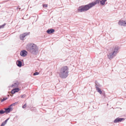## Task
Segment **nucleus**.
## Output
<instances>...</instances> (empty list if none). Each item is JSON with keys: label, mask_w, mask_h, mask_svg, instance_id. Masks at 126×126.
Listing matches in <instances>:
<instances>
[{"label": "nucleus", "mask_w": 126, "mask_h": 126, "mask_svg": "<svg viewBox=\"0 0 126 126\" xmlns=\"http://www.w3.org/2000/svg\"><path fill=\"white\" fill-rule=\"evenodd\" d=\"M26 48L28 51L33 55H36L38 52V47L34 44L30 43L27 44Z\"/></svg>", "instance_id": "nucleus-1"}, {"label": "nucleus", "mask_w": 126, "mask_h": 126, "mask_svg": "<svg viewBox=\"0 0 126 126\" xmlns=\"http://www.w3.org/2000/svg\"><path fill=\"white\" fill-rule=\"evenodd\" d=\"M94 6L93 2H92L88 4L79 6L78 8V12H82L86 11Z\"/></svg>", "instance_id": "nucleus-2"}, {"label": "nucleus", "mask_w": 126, "mask_h": 126, "mask_svg": "<svg viewBox=\"0 0 126 126\" xmlns=\"http://www.w3.org/2000/svg\"><path fill=\"white\" fill-rule=\"evenodd\" d=\"M68 70L67 66H64L61 68L60 71V77L63 79L66 78L68 75Z\"/></svg>", "instance_id": "nucleus-3"}, {"label": "nucleus", "mask_w": 126, "mask_h": 126, "mask_svg": "<svg viewBox=\"0 0 126 126\" xmlns=\"http://www.w3.org/2000/svg\"><path fill=\"white\" fill-rule=\"evenodd\" d=\"M107 0H96L94 2V6L97 4H99V3L101 5H103L105 4L106 1Z\"/></svg>", "instance_id": "nucleus-4"}, {"label": "nucleus", "mask_w": 126, "mask_h": 126, "mask_svg": "<svg viewBox=\"0 0 126 126\" xmlns=\"http://www.w3.org/2000/svg\"><path fill=\"white\" fill-rule=\"evenodd\" d=\"M95 86L97 91L100 94H101L102 93V92L100 88L101 87L102 85L98 83L97 84H95Z\"/></svg>", "instance_id": "nucleus-5"}, {"label": "nucleus", "mask_w": 126, "mask_h": 126, "mask_svg": "<svg viewBox=\"0 0 126 126\" xmlns=\"http://www.w3.org/2000/svg\"><path fill=\"white\" fill-rule=\"evenodd\" d=\"M116 55V54L112 52L111 53H109L107 54L108 57L110 60L112 59Z\"/></svg>", "instance_id": "nucleus-6"}, {"label": "nucleus", "mask_w": 126, "mask_h": 126, "mask_svg": "<svg viewBox=\"0 0 126 126\" xmlns=\"http://www.w3.org/2000/svg\"><path fill=\"white\" fill-rule=\"evenodd\" d=\"M120 49V47H119L116 46L113 47V52L116 55L117 53L119 52V50Z\"/></svg>", "instance_id": "nucleus-7"}, {"label": "nucleus", "mask_w": 126, "mask_h": 126, "mask_svg": "<svg viewBox=\"0 0 126 126\" xmlns=\"http://www.w3.org/2000/svg\"><path fill=\"white\" fill-rule=\"evenodd\" d=\"M30 34V32H27L21 34L19 35L20 39L21 40H23L24 38L26 36L29 35Z\"/></svg>", "instance_id": "nucleus-8"}, {"label": "nucleus", "mask_w": 126, "mask_h": 126, "mask_svg": "<svg viewBox=\"0 0 126 126\" xmlns=\"http://www.w3.org/2000/svg\"><path fill=\"white\" fill-rule=\"evenodd\" d=\"M125 120V119L124 118H121L120 117H117L115 119L114 121L113 122L114 123H119L121 122L122 121Z\"/></svg>", "instance_id": "nucleus-9"}, {"label": "nucleus", "mask_w": 126, "mask_h": 126, "mask_svg": "<svg viewBox=\"0 0 126 126\" xmlns=\"http://www.w3.org/2000/svg\"><path fill=\"white\" fill-rule=\"evenodd\" d=\"M28 53L27 51L25 50H23L20 53V55L23 57H25Z\"/></svg>", "instance_id": "nucleus-10"}, {"label": "nucleus", "mask_w": 126, "mask_h": 126, "mask_svg": "<svg viewBox=\"0 0 126 126\" xmlns=\"http://www.w3.org/2000/svg\"><path fill=\"white\" fill-rule=\"evenodd\" d=\"M4 110L6 114H8L10 112L13 110V108L12 107H10L9 106L8 108H4Z\"/></svg>", "instance_id": "nucleus-11"}, {"label": "nucleus", "mask_w": 126, "mask_h": 126, "mask_svg": "<svg viewBox=\"0 0 126 126\" xmlns=\"http://www.w3.org/2000/svg\"><path fill=\"white\" fill-rule=\"evenodd\" d=\"M55 31V30L53 29H49L46 32L48 34H51L54 32Z\"/></svg>", "instance_id": "nucleus-12"}, {"label": "nucleus", "mask_w": 126, "mask_h": 126, "mask_svg": "<svg viewBox=\"0 0 126 126\" xmlns=\"http://www.w3.org/2000/svg\"><path fill=\"white\" fill-rule=\"evenodd\" d=\"M16 63L17 66L19 67H21L22 66H23V65H22L21 61L19 60L16 61Z\"/></svg>", "instance_id": "nucleus-13"}, {"label": "nucleus", "mask_w": 126, "mask_h": 126, "mask_svg": "<svg viewBox=\"0 0 126 126\" xmlns=\"http://www.w3.org/2000/svg\"><path fill=\"white\" fill-rule=\"evenodd\" d=\"M19 82L18 81H16L14 84H12L11 86V87H17L19 84Z\"/></svg>", "instance_id": "nucleus-14"}, {"label": "nucleus", "mask_w": 126, "mask_h": 126, "mask_svg": "<svg viewBox=\"0 0 126 126\" xmlns=\"http://www.w3.org/2000/svg\"><path fill=\"white\" fill-rule=\"evenodd\" d=\"M125 21L123 20H120L119 21L118 24L119 25L121 26H125Z\"/></svg>", "instance_id": "nucleus-15"}, {"label": "nucleus", "mask_w": 126, "mask_h": 126, "mask_svg": "<svg viewBox=\"0 0 126 126\" xmlns=\"http://www.w3.org/2000/svg\"><path fill=\"white\" fill-rule=\"evenodd\" d=\"M5 113V110H0V114L2 115L3 114Z\"/></svg>", "instance_id": "nucleus-16"}, {"label": "nucleus", "mask_w": 126, "mask_h": 126, "mask_svg": "<svg viewBox=\"0 0 126 126\" xmlns=\"http://www.w3.org/2000/svg\"><path fill=\"white\" fill-rule=\"evenodd\" d=\"M18 102H16L15 103H13L12 104H11V105L10 106H9L10 107H11V106H15L16 105V104H17V103H18Z\"/></svg>", "instance_id": "nucleus-17"}, {"label": "nucleus", "mask_w": 126, "mask_h": 126, "mask_svg": "<svg viewBox=\"0 0 126 126\" xmlns=\"http://www.w3.org/2000/svg\"><path fill=\"white\" fill-rule=\"evenodd\" d=\"M14 89L16 93L18 92L20 90V89L18 88H16Z\"/></svg>", "instance_id": "nucleus-18"}, {"label": "nucleus", "mask_w": 126, "mask_h": 126, "mask_svg": "<svg viewBox=\"0 0 126 126\" xmlns=\"http://www.w3.org/2000/svg\"><path fill=\"white\" fill-rule=\"evenodd\" d=\"M8 99V98L7 97H5L3 98V99L1 100V102H3L4 101Z\"/></svg>", "instance_id": "nucleus-19"}, {"label": "nucleus", "mask_w": 126, "mask_h": 126, "mask_svg": "<svg viewBox=\"0 0 126 126\" xmlns=\"http://www.w3.org/2000/svg\"><path fill=\"white\" fill-rule=\"evenodd\" d=\"M6 25V24L5 23H4L3 25H0L1 28H3L4 27V26Z\"/></svg>", "instance_id": "nucleus-20"}, {"label": "nucleus", "mask_w": 126, "mask_h": 126, "mask_svg": "<svg viewBox=\"0 0 126 126\" xmlns=\"http://www.w3.org/2000/svg\"><path fill=\"white\" fill-rule=\"evenodd\" d=\"M42 6L44 8H46L47 7V4H43Z\"/></svg>", "instance_id": "nucleus-21"}, {"label": "nucleus", "mask_w": 126, "mask_h": 126, "mask_svg": "<svg viewBox=\"0 0 126 126\" xmlns=\"http://www.w3.org/2000/svg\"><path fill=\"white\" fill-rule=\"evenodd\" d=\"M39 74V72H36L33 73V75L36 76V75H38Z\"/></svg>", "instance_id": "nucleus-22"}, {"label": "nucleus", "mask_w": 126, "mask_h": 126, "mask_svg": "<svg viewBox=\"0 0 126 126\" xmlns=\"http://www.w3.org/2000/svg\"><path fill=\"white\" fill-rule=\"evenodd\" d=\"M11 93L12 94H14L16 92L15 91V90H14V89H12L11 91Z\"/></svg>", "instance_id": "nucleus-23"}, {"label": "nucleus", "mask_w": 126, "mask_h": 126, "mask_svg": "<svg viewBox=\"0 0 126 126\" xmlns=\"http://www.w3.org/2000/svg\"><path fill=\"white\" fill-rule=\"evenodd\" d=\"M26 96V95L25 94L21 95H20V97L21 98H24Z\"/></svg>", "instance_id": "nucleus-24"}, {"label": "nucleus", "mask_w": 126, "mask_h": 126, "mask_svg": "<svg viewBox=\"0 0 126 126\" xmlns=\"http://www.w3.org/2000/svg\"><path fill=\"white\" fill-rule=\"evenodd\" d=\"M101 94H102V97L103 98H104L105 97V93H102Z\"/></svg>", "instance_id": "nucleus-25"}, {"label": "nucleus", "mask_w": 126, "mask_h": 126, "mask_svg": "<svg viewBox=\"0 0 126 126\" xmlns=\"http://www.w3.org/2000/svg\"><path fill=\"white\" fill-rule=\"evenodd\" d=\"M9 118H7L3 122L6 124L7 123L9 119Z\"/></svg>", "instance_id": "nucleus-26"}, {"label": "nucleus", "mask_w": 126, "mask_h": 126, "mask_svg": "<svg viewBox=\"0 0 126 126\" xmlns=\"http://www.w3.org/2000/svg\"><path fill=\"white\" fill-rule=\"evenodd\" d=\"M26 107V104H25L23 105L22 106V108L24 109Z\"/></svg>", "instance_id": "nucleus-27"}, {"label": "nucleus", "mask_w": 126, "mask_h": 126, "mask_svg": "<svg viewBox=\"0 0 126 126\" xmlns=\"http://www.w3.org/2000/svg\"><path fill=\"white\" fill-rule=\"evenodd\" d=\"M5 124L4 122H3L1 124L0 126H4Z\"/></svg>", "instance_id": "nucleus-28"}, {"label": "nucleus", "mask_w": 126, "mask_h": 126, "mask_svg": "<svg viewBox=\"0 0 126 126\" xmlns=\"http://www.w3.org/2000/svg\"><path fill=\"white\" fill-rule=\"evenodd\" d=\"M95 84H97V83H98V82L97 81H95Z\"/></svg>", "instance_id": "nucleus-29"}, {"label": "nucleus", "mask_w": 126, "mask_h": 126, "mask_svg": "<svg viewBox=\"0 0 126 126\" xmlns=\"http://www.w3.org/2000/svg\"><path fill=\"white\" fill-rule=\"evenodd\" d=\"M125 26H126V20L125 21Z\"/></svg>", "instance_id": "nucleus-30"}, {"label": "nucleus", "mask_w": 126, "mask_h": 126, "mask_svg": "<svg viewBox=\"0 0 126 126\" xmlns=\"http://www.w3.org/2000/svg\"><path fill=\"white\" fill-rule=\"evenodd\" d=\"M8 97H9V95H8Z\"/></svg>", "instance_id": "nucleus-31"}]
</instances>
